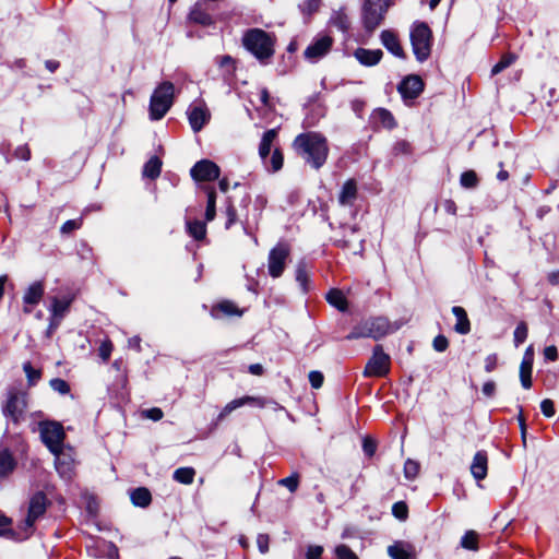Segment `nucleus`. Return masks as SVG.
<instances>
[{
	"mask_svg": "<svg viewBox=\"0 0 559 559\" xmlns=\"http://www.w3.org/2000/svg\"><path fill=\"white\" fill-rule=\"evenodd\" d=\"M390 356L383 352L381 345H377L366 364L362 374L365 377H384L390 371Z\"/></svg>",
	"mask_w": 559,
	"mask_h": 559,
	"instance_id": "nucleus-9",
	"label": "nucleus"
},
{
	"mask_svg": "<svg viewBox=\"0 0 559 559\" xmlns=\"http://www.w3.org/2000/svg\"><path fill=\"white\" fill-rule=\"evenodd\" d=\"M275 36L261 28L247 29L241 38L242 46L260 63L267 64L275 53Z\"/></svg>",
	"mask_w": 559,
	"mask_h": 559,
	"instance_id": "nucleus-2",
	"label": "nucleus"
},
{
	"mask_svg": "<svg viewBox=\"0 0 559 559\" xmlns=\"http://www.w3.org/2000/svg\"><path fill=\"white\" fill-rule=\"evenodd\" d=\"M245 405H252L260 408L271 407L274 412L283 411L284 407L276 401L261 396L246 395L227 403L217 416V421L224 420L231 412Z\"/></svg>",
	"mask_w": 559,
	"mask_h": 559,
	"instance_id": "nucleus-6",
	"label": "nucleus"
},
{
	"mask_svg": "<svg viewBox=\"0 0 559 559\" xmlns=\"http://www.w3.org/2000/svg\"><path fill=\"white\" fill-rule=\"evenodd\" d=\"M163 415H164L163 411L158 407H153V408L143 411V416L145 418L152 419L154 421L162 419Z\"/></svg>",
	"mask_w": 559,
	"mask_h": 559,
	"instance_id": "nucleus-58",
	"label": "nucleus"
},
{
	"mask_svg": "<svg viewBox=\"0 0 559 559\" xmlns=\"http://www.w3.org/2000/svg\"><path fill=\"white\" fill-rule=\"evenodd\" d=\"M544 356L546 359L555 361L558 358V349L556 346L550 345L544 349Z\"/></svg>",
	"mask_w": 559,
	"mask_h": 559,
	"instance_id": "nucleus-64",
	"label": "nucleus"
},
{
	"mask_svg": "<svg viewBox=\"0 0 559 559\" xmlns=\"http://www.w3.org/2000/svg\"><path fill=\"white\" fill-rule=\"evenodd\" d=\"M383 52L380 49L358 48L355 50V58L364 66H376L382 58Z\"/></svg>",
	"mask_w": 559,
	"mask_h": 559,
	"instance_id": "nucleus-20",
	"label": "nucleus"
},
{
	"mask_svg": "<svg viewBox=\"0 0 559 559\" xmlns=\"http://www.w3.org/2000/svg\"><path fill=\"white\" fill-rule=\"evenodd\" d=\"M498 357L496 354H490L485 358V370L491 372L497 367Z\"/></svg>",
	"mask_w": 559,
	"mask_h": 559,
	"instance_id": "nucleus-63",
	"label": "nucleus"
},
{
	"mask_svg": "<svg viewBox=\"0 0 559 559\" xmlns=\"http://www.w3.org/2000/svg\"><path fill=\"white\" fill-rule=\"evenodd\" d=\"M382 45L395 57L405 58V52L399 41L397 36L392 31L385 29L381 33Z\"/></svg>",
	"mask_w": 559,
	"mask_h": 559,
	"instance_id": "nucleus-19",
	"label": "nucleus"
},
{
	"mask_svg": "<svg viewBox=\"0 0 559 559\" xmlns=\"http://www.w3.org/2000/svg\"><path fill=\"white\" fill-rule=\"evenodd\" d=\"M162 160L157 156H152L143 167V176L150 179H156L160 175Z\"/></svg>",
	"mask_w": 559,
	"mask_h": 559,
	"instance_id": "nucleus-29",
	"label": "nucleus"
},
{
	"mask_svg": "<svg viewBox=\"0 0 559 559\" xmlns=\"http://www.w3.org/2000/svg\"><path fill=\"white\" fill-rule=\"evenodd\" d=\"M290 254L287 243L278 242L271 249L267 257V271L271 277L277 278L282 276L286 267V261Z\"/></svg>",
	"mask_w": 559,
	"mask_h": 559,
	"instance_id": "nucleus-10",
	"label": "nucleus"
},
{
	"mask_svg": "<svg viewBox=\"0 0 559 559\" xmlns=\"http://www.w3.org/2000/svg\"><path fill=\"white\" fill-rule=\"evenodd\" d=\"M223 313L224 316H238L242 314V311L238 309V307L231 301H223L213 308L212 313L214 317L218 318V313Z\"/></svg>",
	"mask_w": 559,
	"mask_h": 559,
	"instance_id": "nucleus-32",
	"label": "nucleus"
},
{
	"mask_svg": "<svg viewBox=\"0 0 559 559\" xmlns=\"http://www.w3.org/2000/svg\"><path fill=\"white\" fill-rule=\"evenodd\" d=\"M296 282L299 284L302 292H307L309 289V275L306 270V264L304 262H299L296 269Z\"/></svg>",
	"mask_w": 559,
	"mask_h": 559,
	"instance_id": "nucleus-36",
	"label": "nucleus"
},
{
	"mask_svg": "<svg viewBox=\"0 0 559 559\" xmlns=\"http://www.w3.org/2000/svg\"><path fill=\"white\" fill-rule=\"evenodd\" d=\"M392 513L396 519L404 521L407 519L408 508L405 502L399 501L393 504Z\"/></svg>",
	"mask_w": 559,
	"mask_h": 559,
	"instance_id": "nucleus-46",
	"label": "nucleus"
},
{
	"mask_svg": "<svg viewBox=\"0 0 559 559\" xmlns=\"http://www.w3.org/2000/svg\"><path fill=\"white\" fill-rule=\"evenodd\" d=\"M15 460L7 449L0 451V478L5 477L15 468Z\"/></svg>",
	"mask_w": 559,
	"mask_h": 559,
	"instance_id": "nucleus-26",
	"label": "nucleus"
},
{
	"mask_svg": "<svg viewBox=\"0 0 559 559\" xmlns=\"http://www.w3.org/2000/svg\"><path fill=\"white\" fill-rule=\"evenodd\" d=\"M402 97L406 99L417 98L424 90V82L418 75L406 76L397 87Z\"/></svg>",
	"mask_w": 559,
	"mask_h": 559,
	"instance_id": "nucleus-16",
	"label": "nucleus"
},
{
	"mask_svg": "<svg viewBox=\"0 0 559 559\" xmlns=\"http://www.w3.org/2000/svg\"><path fill=\"white\" fill-rule=\"evenodd\" d=\"M215 204H216V193L213 189H211L207 192V205H206V210H205V218L207 222L213 221L215 217V214H216Z\"/></svg>",
	"mask_w": 559,
	"mask_h": 559,
	"instance_id": "nucleus-42",
	"label": "nucleus"
},
{
	"mask_svg": "<svg viewBox=\"0 0 559 559\" xmlns=\"http://www.w3.org/2000/svg\"><path fill=\"white\" fill-rule=\"evenodd\" d=\"M323 552V547L319 545H310L307 548L306 558L307 559H321Z\"/></svg>",
	"mask_w": 559,
	"mask_h": 559,
	"instance_id": "nucleus-57",
	"label": "nucleus"
},
{
	"mask_svg": "<svg viewBox=\"0 0 559 559\" xmlns=\"http://www.w3.org/2000/svg\"><path fill=\"white\" fill-rule=\"evenodd\" d=\"M515 60V56L512 55V53H507V55H503L501 57V59L499 60V62H497L492 69H491V74L492 75H496L500 72H502L504 69H507L508 67H510Z\"/></svg>",
	"mask_w": 559,
	"mask_h": 559,
	"instance_id": "nucleus-39",
	"label": "nucleus"
},
{
	"mask_svg": "<svg viewBox=\"0 0 559 559\" xmlns=\"http://www.w3.org/2000/svg\"><path fill=\"white\" fill-rule=\"evenodd\" d=\"M23 370L26 374L29 385H34L40 379V370L33 368L29 361L23 364Z\"/></svg>",
	"mask_w": 559,
	"mask_h": 559,
	"instance_id": "nucleus-43",
	"label": "nucleus"
},
{
	"mask_svg": "<svg viewBox=\"0 0 559 559\" xmlns=\"http://www.w3.org/2000/svg\"><path fill=\"white\" fill-rule=\"evenodd\" d=\"M111 352H112V344L109 340H105L104 342H102L99 348H98V354H99V357L104 360V361H107L111 355Z\"/></svg>",
	"mask_w": 559,
	"mask_h": 559,
	"instance_id": "nucleus-53",
	"label": "nucleus"
},
{
	"mask_svg": "<svg viewBox=\"0 0 559 559\" xmlns=\"http://www.w3.org/2000/svg\"><path fill=\"white\" fill-rule=\"evenodd\" d=\"M269 535L266 534H259L257 537V545L260 550V552L265 554L269 551Z\"/></svg>",
	"mask_w": 559,
	"mask_h": 559,
	"instance_id": "nucleus-59",
	"label": "nucleus"
},
{
	"mask_svg": "<svg viewBox=\"0 0 559 559\" xmlns=\"http://www.w3.org/2000/svg\"><path fill=\"white\" fill-rule=\"evenodd\" d=\"M187 115L191 129L194 132L201 131L211 118L210 110L204 104L190 106Z\"/></svg>",
	"mask_w": 559,
	"mask_h": 559,
	"instance_id": "nucleus-15",
	"label": "nucleus"
},
{
	"mask_svg": "<svg viewBox=\"0 0 559 559\" xmlns=\"http://www.w3.org/2000/svg\"><path fill=\"white\" fill-rule=\"evenodd\" d=\"M284 163V157L282 152L278 148H274L272 156L270 157V166L265 165L266 168L273 173H276L282 169Z\"/></svg>",
	"mask_w": 559,
	"mask_h": 559,
	"instance_id": "nucleus-41",
	"label": "nucleus"
},
{
	"mask_svg": "<svg viewBox=\"0 0 559 559\" xmlns=\"http://www.w3.org/2000/svg\"><path fill=\"white\" fill-rule=\"evenodd\" d=\"M461 546L468 550L478 549V535L474 531L466 532L461 538Z\"/></svg>",
	"mask_w": 559,
	"mask_h": 559,
	"instance_id": "nucleus-37",
	"label": "nucleus"
},
{
	"mask_svg": "<svg viewBox=\"0 0 559 559\" xmlns=\"http://www.w3.org/2000/svg\"><path fill=\"white\" fill-rule=\"evenodd\" d=\"M532 369L533 366L520 365V380L524 389L532 386Z\"/></svg>",
	"mask_w": 559,
	"mask_h": 559,
	"instance_id": "nucleus-44",
	"label": "nucleus"
},
{
	"mask_svg": "<svg viewBox=\"0 0 559 559\" xmlns=\"http://www.w3.org/2000/svg\"><path fill=\"white\" fill-rule=\"evenodd\" d=\"M527 337V326L524 322L518 324L514 330V344L518 347L522 344Z\"/></svg>",
	"mask_w": 559,
	"mask_h": 559,
	"instance_id": "nucleus-50",
	"label": "nucleus"
},
{
	"mask_svg": "<svg viewBox=\"0 0 559 559\" xmlns=\"http://www.w3.org/2000/svg\"><path fill=\"white\" fill-rule=\"evenodd\" d=\"M413 53L417 61H426L431 53L432 32L425 22L413 24L409 33Z\"/></svg>",
	"mask_w": 559,
	"mask_h": 559,
	"instance_id": "nucleus-4",
	"label": "nucleus"
},
{
	"mask_svg": "<svg viewBox=\"0 0 559 559\" xmlns=\"http://www.w3.org/2000/svg\"><path fill=\"white\" fill-rule=\"evenodd\" d=\"M277 136V131L275 129H270L265 131L262 135L260 145H259V156L263 160L264 165H266V159L270 155L273 142Z\"/></svg>",
	"mask_w": 559,
	"mask_h": 559,
	"instance_id": "nucleus-22",
	"label": "nucleus"
},
{
	"mask_svg": "<svg viewBox=\"0 0 559 559\" xmlns=\"http://www.w3.org/2000/svg\"><path fill=\"white\" fill-rule=\"evenodd\" d=\"M432 346L435 350L442 353L449 346L448 338L444 335H438L433 338Z\"/></svg>",
	"mask_w": 559,
	"mask_h": 559,
	"instance_id": "nucleus-55",
	"label": "nucleus"
},
{
	"mask_svg": "<svg viewBox=\"0 0 559 559\" xmlns=\"http://www.w3.org/2000/svg\"><path fill=\"white\" fill-rule=\"evenodd\" d=\"M540 409L546 417H552L556 413L554 402L549 399L542 401Z\"/></svg>",
	"mask_w": 559,
	"mask_h": 559,
	"instance_id": "nucleus-56",
	"label": "nucleus"
},
{
	"mask_svg": "<svg viewBox=\"0 0 559 559\" xmlns=\"http://www.w3.org/2000/svg\"><path fill=\"white\" fill-rule=\"evenodd\" d=\"M195 471L192 467H180L174 472V479L183 485L193 483Z\"/></svg>",
	"mask_w": 559,
	"mask_h": 559,
	"instance_id": "nucleus-33",
	"label": "nucleus"
},
{
	"mask_svg": "<svg viewBox=\"0 0 559 559\" xmlns=\"http://www.w3.org/2000/svg\"><path fill=\"white\" fill-rule=\"evenodd\" d=\"M333 38L329 35H318L304 51V57L314 63L331 50Z\"/></svg>",
	"mask_w": 559,
	"mask_h": 559,
	"instance_id": "nucleus-12",
	"label": "nucleus"
},
{
	"mask_svg": "<svg viewBox=\"0 0 559 559\" xmlns=\"http://www.w3.org/2000/svg\"><path fill=\"white\" fill-rule=\"evenodd\" d=\"M391 4L392 0H365L362 8L365 28L369 32L374 31L383 21Z\"/></svg>",
	"mask_w": 559,
	"mask_h": 559,
	"instance_id": "nucleus-7",
	"label": "nucleus"
},
{
	"mask_svg": "<svg viewBox=\"0 0 559 559\" xmlns=\"http://www.w3.org/2000/svg\"><path fill=\"white\" fill-rule=\"evenodd\" d=\"M278 484L281 486L286 487L290 492H294L298 488V484H299L298 476L290 475L288 477L282 478L281 480H278Z\"/></svg>",
	"mask_w": 559,
	"mask_h": 559,
	"instance_id": "nucleus-51",
	"label": "nucleus"
},
{
	"mask_svg": "<svg viewBox=\"0 0 559 559\" xmlns=\"http://www.w3.org/2000/svg\"><path fill=\"white\" fill-rule=\"evenodd\" d=\"M460 182L465 188H474L477 185V176L473 170L465 171L461 175Z\"/></svg>",
	"mask_w": 559,
	"mask_h": 559,
	"instance_id": "nucleus-48",
	"label": "nucleus"
},
{
	"mask_svg": "<svg viewBox=\"0 0 559 559\" xmlns=\"http://www.w3.org/2000/svg\"><path fill=\"white\" fill-rule=\"evenodd\" d=\"M374 118L384 127L388 129H392L395 126V120L392 114L384 109L379 108L374 111Z\"/></svg>",
	"mask_w": 559,
	"mask_h": 559,
	"instance_id": "nucleus-35",
	"label": "nucleus"
},
{
	"mask_svg": "<svg viewBox=\"0 0 559 559\" xmlns=\"http://www.w3.org/2000/svg\"><path fill=\"white\" fill-rule=\"evenodd\" d=\"M44 295V286L40 282L33 283L23 296V301L28 305H36Z\"/></svg>",
	"mask_w": 559,
	"mask_h": 559,
	"instance_id": "nucleus-25",
	"label": "nucleus"
},
{
	"mask_svg": "<svg viewBox=\"0 0 559 559\" xmlns=\"http://www.w3.org/2000/svg\"><path fill=\"white\" fill-rule=\"evenodd\" d=\"M131 501L134 506L145 508L151 503L152 497L148 489L140 487L131 492Z\"/></svg>",
	"mask_w": 559,
	"mask_h": 559,
	"instance_id": "nucleus-31",
	"label": "nucleus"
},
{
	"mask_svg": "<svg viewBox=\"0 0 559 559\" xmlns=\"http://www.w3.org/2000/svg\"><path fill=\"white\" fill-rule=\"evenodd\" d=\"M39 433L43 443L51 453L61 452L66 433L63 427L58 421L39 423Z\"/></svg>",
	"mask_w": 559,
	"mask_h": 559,
	"instance_id": "nucleus-8",
	"label": "nucleus"
},
{
	"mask_svg": "<svg viewBox=\"0 0 559 559\" xmlns=\"http://www.w3.org/2000/svg\"><path fill=\"white\" fill-rule=\"evenodd\" d=\"M49 384L53 391H56L60 394H67L70 392V386L67 383V381H64L63 379H60V378L51 379Z\"/></svg>",
	"mask_w": 559,
	"mask_h": 559,
	"instance_id": "nucleus-49",
	"label": "nucleus"
},
{
	"mask_svg": "<svg viewBox=\"0 0 559 559\" xmlns=\"http://www.w3.org/2000/svg\"><path fill=\"white\" fill-rule=\"evenodd\" d=\"M47 499L43 492H36L29 500L27 516L24 521V531L27 533L46 511Z\"/></svg>",
	"mask_w": 559,
	"mask_h": 559,
	"instance_id": "nucleus-13",
	"label": "nucleus"
},
{
	"mask_svg": "<svg viewBox=\"0 0 559 559\" xmlns=\"http://www.w3.org/2000/svg\"><path fill=\"white\" fill-rule=\"evenodd\" d=\"M334 552L337 559H359L357 555L346 545H338Z\"/></svg>",
	"mask_w": 559,
	"mask_h": 559,
	"instance_id": "nucleus-47",
	"label": "nucleus"
},
{
	"mask_svg": "<svg viewBox=\"0 0 559 559\" xmlns=\"http://www.w3.org/2000/svg\"><path fill=\"white\" fill-rule=\"evenodd\" d=\"M294 147L298 155L314 169H320L325 164L329 155L326 139L319 133L299 134L294 140Z\"/></svg>",
	"mask_w": 559,
	"mask_h": 559,
	"instance_id": "nucleus-1",
	"label": "nucleus"
},
{
	"mask_svg": "<svg viewBox=\"0 0 559 559\" xmlns=\"http://www.w3.org/2000/svg\"><path fill=\"white\" fill-rule=\"evenodd\" d=\"M377 444L376 442L370 438H365L362 442V450L366 455L372 456L376 452Z\"/></svg>",
	"mask_w": 559,
	"mask_h": 559,
	"instance_id": "nucleus-60",
	"label": "nucleus"
},
{
	"mask_svg": "<svg viewBox=\"0 0 559 559\" xmlns=\"http://www.w3.org/2000/svg\"><path fill=\"white\" fill-rule=\"evenodd\" d=\"M187 229L189 235L195 240H202L206 235L205 224L200 221L188 222Z\"/></svg>",
	"mask_w": 559,
	"mask_h": 559,
	"instance_id": "nucleus-34",
	"label": "nucleus"
},
{
	"mask_svg": "<svg viewBox=\"0 0 559 559\" xmlns=\"http://www.w3.org/2000/svg\"><path fill=\"white\" fill-rule=\"evenodd\" d=\"M226 217H227V221H226L225 227L228 229L237 221L236 209L233 205H228L227 206V209H226Z\"/></svg>",
	"mask_w": 559,
	"mask_h": 559,
	"instance_id": "nucleus-61",
	"label": "nucleus"
},
{
	"mask_svg": "<svg viewBox=\"0 0 559 559\" xmlns=\"http://www.w3.org/2000/svg\"><path fill=\"white\" fill-rule=\"evenodd\" d=\"M488 456L485 451H478L473 457L471 473L476 480H483L487 476Z\"/></svg>",
	"mask_w": 559,
	"mask_h": 559,
	"instance_id": "nucleus-18",
	"label": "nucleus"
},
{
	"mask_svg": "<svg viewBox=\"0 0 559 559\" xmlns=\"http://www.w3.org/2000/svg\"><path fill=\"white\" fill-rule=\"evenodd\" d=\"M328 302L340 311H346L347 299L342 290L333 288L326 295Z\"/></svg>",
	"mask_w": 559,
	"mask_h": 559,
	"instance_id": "nucleus-28",
	"label": "nucleus"
},
{
	"mask_svg": "<svg viewBox=\"0 0 559 559\" xmlns=\"http://www.w3.org/2000/svg\"><path fill=\"white\" fill-rule=\"evenodd\" d=\"M175 86L171 82L160 83L153 92L150 99V118L160 120L170 109L174 103Z\"/></svg>",
	"mask_w": 559,
	"mask_h": 559,
	"instance_id": "nucleus-5",
	"label": "nucleus"
},
{
	"mask_svg": "<svg viewBox=\"0 0 559 559\" xmlns=\"http://www.w3.org/2000/svg\"><path fill=\"white\" fill-rule=\"evenodd\" d=\"M219 167L212 160L202 159L190 170L191 177L197 181H212L219 177Z\"/></svg>",
	"mask_w": 559,
	"mask_h": 559,
	"instance_id": "nucleus-14",
	"label": "nucleus"
},
{
	"mask_svg": "<svg viewBox=\"0 0 559 559\" xmlns=\"http://www.w3.org/2000/svg\"><path fill=\"white\" fill-rule=\"evenodd\" d=\"M72 298L59 299L57 297L52 298L50 312L55 318L63 319L64 314L68 312L70 305L72 302Z\"/></svg>",
	"mask_w": 559,
	"mask_h": 559,
	"instance_id": "nucleus-27",
	"label": "nucleus"
},
{
	"mask_svg": "<svg viewBox=\"0 0 559 559\" xmlns=\"http://www.w3.org/2000/svg\"><path fill=\"white\" fill-rule=\"evenodd\" d=\"M399 329L400 325L397 323L390 322L389 319L384 317L369 318L356 324L346 338L357 340L369 337L378 341Z\"/></svg>",
	"mask_w": 559,
	"mask_h": 559,
	"instance_id": "nucleus-3",
	"label": "nucleus"
},
{
	"mask_svg": "<svg viewBox=\"0 0 559 559\" xmlns=\"http://www.w3.org/2000/svg\"><path fill=\"white\" fill-rule=\"evenodd\" d=\"M388 554L392 559H415L413 546L402 543L389 546Z\"/></svg>",
	"mask_w": 559,
	"mask_h": 559,
	"instance_id": "nucleus-24",
	"label": "nucleus"
},
{
	"mask_svg": "<svg viewBox=\"0 0 559 559\" xmlns=\"http://www.w3.org/2000/svg\"><path fill=\"white\" fill-rule=\"evenodd\" d=\"M190 19L204 26L212 24V16L199 8H194L190 12Z\"/></svg>",
	"mask_w": 559,
	"mask_h": 559,
	"instance_id": "nucleus-38",
	"label": "nucleus"
},
{
	"mask_svg": "<svg viewBox=\"0 0 559 559\" xmlns=\"http://www.w3.org/2000/svg\"><path fill=\"white\" fill-rule=\"evenodd\" d=\"M452 313L456 318V323L454 325V331L459 334L465 335L471 331V323L467 318V313L464 308L460 306H454L452 308Z\"/></svg>",
	"mask_w": 559,
	"mask_h": 559,
	"instance_id": "nucleus-23",
	"label": "nucleus"
},
{
	"mask_svg": "<svg viewBox=\"0 0 559 559\" xmlns=\"http://www.w3.org/2000/svg\"><path fill=\"white\" fill-rule=\"evenodd\" d=\"M52 454L55 455V465L59 475L63 478H70L74 467V461L71 455L64 453L63 448H61V452Z\"/></svg>",
	"mask_w": 559,
	"mask_h": 559,
	"instance_id": "nucleus-17",
	"label": "nucleus"
},
{
	"mask_svg": "<svg viewBox=\"0 0 559 559\" xmlns=\"http://www.w3.org/2000/svg\"><path fill=\"white\" fill-rule=\"evenodd\" d=\"M81 226V222L80 221H75V219H69L67 221L66 223H63V225L61 226V233L62 234H68L74 229H78L80 228Z\"/></svg>",
	"mask_w": 559,
	"mask_h": 559,
	"instance_id": "nucleus-62",
	"label": "nucleus"
},
{
	"mask_svg": "<svg viewBox=\"0 0 559 559\" xmlns=\"http://www.w3.org/2000/svg\"><path fill=\"white\" fill-rule=\"evenodd\" d=\"M330 21L332 25L342 32H346L350 25L349 17L344 8L333 11Z\"/></svg>",
	"mask_w": 559,
	"mask_h": 559,
	"instance_id": "nucleus-30",
	"label": "nucleus"
},
{
	"mask_svg": "<svg viewBox=\"0 0 559 559\" xmlns=\"http://www.w3.org/2000/svg\"><path fill=\"white\" fill-rule=\"evenodd\" d=\"M11 519L4 514H0V536L10 537L13 536V532L10 528Z\"/></svg>",
	"mask_w": 559,
	"mask_h": 559,
	"instance_id": "nucleus-52",
	"label": "nucleus"
},
{
	"mask_svg": "<svg viewBox=\"0 0 559 559\" xmlns=\"http://www.w3.org/2000/svg\"><path fill=\"white\" fill-rule=\"evenodd\" d=\"M419 472V464L411 459L406 460L404 464V476L408 480H413L417 477Z\"/></svg>",
	"mask_w": 559,
	"mask_h": 559,
	"instance_id": "nucleus-45",
	"label": "nucleus"
},
{
	"mask_svg": "<svg viewBox=\"0 0 559 559\" xmlns=\"http://www.w3.org/2000/svg\"><path fill=\"white\" fill-rule=\"evenodd\" d=\"M321 0H305L299 3V10L305 16H310L320 8Z\"/></svg>",
	"mask_w": 559,
	"mask_h": 559,
	"instance_id": "nucleus-40",
	"label": "nucleus"
},
{
	"mask_svg": "<svg viewBox=\"0 0 559 559\" xmlns=\"http://www.w3.org/2000/svg\"><path fill=\"white\" fill-rule=\"evenodd\" d=\"M309 382L313 389H320L323 384V373L317 370L309 372Z\"/></svg>",
	"mask_w": 559,
	"mask_h": 559,
	"instance_id": "nucleus-54",
	"label": "nucleus"
},
{
	"mask_svg": "<svg viewBox=\"0 0 559 559\" xmlns=\"http://www.w3.org/2000/svg\"><path fill=\"white\" fill-rule=\"evenodd\" d=\"M357 198V183L354 179L344 182L340 194L338 202L341 205H352Z\"/></svg>",
	"mask_w": 559,
	"mask_h": 559,
	"instance_id": "nucleus-21",
	"label": "nucleus"
},
{
	"mask_svg": "<svg viewBox=\"0 0 559 559\" xmlns=\"http://www.w3.org/2000/svg\"><path fill=\"white\" fill-rule=\"evenodd\" d=\"M26 394L14 390L9 391L5 404L2 406L4 417L10 418L14 424L23 419L26 409Z\"/></svg>",
	"mask_w": 559,
	"mask_h": 559,
	"instance_id": "nucleus-11",
	"label": "nucleus"
}]
</instances>
